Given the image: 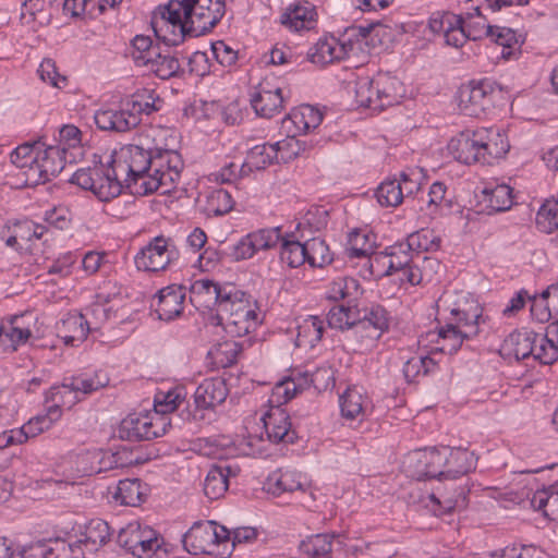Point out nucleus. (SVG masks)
<instances>
[{"label":"nucleus","instance_id":"a211bd4d","mask_svg":"<svg viewBox=\"0 0 558 558\" xmlns=\"http://www.w3.org/2000/svg\"><path fill=\"white\" fill-rule=\"evenodd\" d=\"M228 396L226 383L220 377L204 379L195 390L194 401L198 409H214Z\"/></svg>","mask_w":558,"mask_h":558},{"label":"nucleus","instance_id":"052dcab7","mask_svg":"<svg viewBox=\"0 0 558 558\" xmlns=\"http://www.w3.org/2000/svg\"><path fill=\"white\" fill-rule=\"evenodd\" d=\"M359 288L360 283L355 278L339 277L330 283L328 296L335 301L351 298L356 294Z\"/></svg>","mask_w":558,"mask_h":558},{"label":"nucleus","instance_id":"393cba45","mask_svg":"<svg viewBox=\"0 0 558 558\" xmlns=\"http://www.w3.org/2000/svg\"><path fill=\"white\" fill-rule=\"evenodd\" d=\"M453 327L460 329L464 337L474 338L480 332V324L484 322L481 306L472 302L468 307H456L451 310Z\"/></svg>","mask_w":558,"mask_h":558},{"label":"nucleus","instance_id":"423d86ee","mask_svg":"<svg viewBox=\"0 0 558 558\" xmlns=\"http://www.w3.org/2000/svg\"><path fill=\"white\" fill-rule=\"evenodd\" d=\"M170 420L156 411L153 414H130L119 425L121 439L137 441L150 440L166 434Z\"/></svg>","mask_w":558,"mask_h":558},{"label":"nucleus","instance_id":"49530a36","mask_svg":"<svg viewBox=\"0 0 558 558\" xmlns=\"http://www.w3.org/2000/svg\"><path fill=\"white\" fill-rule=\"evenodd\" d=\"M375 195L378 203L387 207H397L404 199V194L401 192L400 182L397 178L381 182Z\"/></svg>","mask_w":558,"mask_h":558},{"label":"nucleus","instance_id":"c85d7f7f","mask_svg":"<svg viewBox=\"0 0 558 558\" xmlns=\"http://www.w3.org/2000/svg\"><path fill=\"white\" fill-rule=\"evenodd\" d=\"M148 494V487L138 478H125L119 481L113 498L123 506H140Z\"/></svg>","mask_w":558,"mask_h":558},{"label":"nucleus","instance_id":"774afa93","mask_svg":"<svg viewBox=\"0 0 558 558\" xmlns=\"http://www.w3.org/2000/svg\"><path fill=\"white\" fill-rule=\"evenodd\" d=\"M50 558H84V553L81 544L68 543L64 539H51Z\"/></svg>","mask_w":558,"mask_h":558},{"label":"nucleus","instance_id":"2f4dec72","mask_svg":"<svg viewBox=\"0 0 558 558\" xmlns=\"http://www.w3.org/2000/svg\"><path fill=\"white\" fill-rule=\"evenodd\" d=\"M23 318V315H14L2 319V347L10 348L15 351L19 345L24 344L29 339L32 331L24 325Z\"/></svg>","mask_w":558,"mask_h":558},{"label":"nucleus","instance_id":"2eb2a0df","mask_svg":"<svg viewBox=\"0 0 558 558\" xmlns=\"http://www.w3.org/2000/svg\"><path fill=\"white\" fill-rule=\"evenodd\" d=\"M534 342H537V333L532 330H518L511 332L502 342L499 353L505 359L515 361L532 357Z\"/></svg>","mask_w":558,"mask_h":558},{"label":"nucleus","instance_id":"1a4fd4ad","mask_svg":"<svg viewBox=\"0 0 558 558\" xmlns=\"http://www.w3.org/2000/svg\"><path fill=\"white\" fill-rule=\"evenodd\" d=\"M180 256L179 250L170 238L155 236L135 256L138 270L157 272L165 270Z\"/></svg>","mask_w":558,"mask_h":558},{"label":"nucleus","instance_id":"5fc2aeb1","mask_svg":"<svg viewBox=\"0 0 558 558\" xmlns=\"http://www.w3.org/2000/svg\"><path fill=\"white\" fill-rule=\"evenodd\" d=\"M183 388H174L167 392H159L154 400L155 411L161 415L173 412L184 401Z\"/></svg>","mask_w":558,"mask_h":558},{"label":"nucleus","instance_id":"0eeeda50","mask_svg":"<svg viewBox=\"0 0 558 558\" xmlns=\"http://www.w3.org/2000/svg\"><path fill=\"white\" fill-rule=\"evenodd\" d=\"M70 182L83 190L92 191L102 202L121 194V185L112 180L108 165L105 167L95 162L94 167L81 168L73 173Z\"/></svg>","mask_w":558,"mask_h":558},{"label":"nucleus","instance_id":"09e8293b","mask_svg":"<svg viewBox=\"0 0 558 558\" xmlns=\"http://www.w3.org/2000/svg\"><path fill=\"white\" fill-rule=\"evenodd\" d=\"M359 319V308L344 305L332 306L327 315L329 327L350 329Z\"/></svg>","mask_w":558,"mask_h":558},{"label":"nucleus","instance_id":"9b49d317","mask_svg":"<svg viewBox=\"0 0 558 558\" xmlns=\"http://www.w3.org/2000/svg\"><path fill=\"white\" fill-rule=\"evenodd\" d=\"M495 83L489 80L471 81L462 85L458 92V105L461 112L469 117L478 118L490 108Z\"/></svg>","mask_w":558,"mask_h":558},{"label":"nucleus","instance_id":"7c9ffc66","mask_svg":"<svg viewBox=\"0 0 558 558\" xmlns=\"http://www.w3.org/2000/svg\"><path fill=\"white\" fill-rule=\"evenodd\" d=\"M316 17L315 7L310 2L296 3L281 15V23L294 31L312 28Z\"/></svg>","mask_w":558,"mask_h":558},{"label":"nucleus","instance_id":"ea45409f","mask_svg":"<svg viewBox=\"0 0 558 558\" xmlns=\"http://www.w3.org/2000/svg\"><path fill=\"white\" fill-rule=\"evenodd\" d=\"M277 160V153L274 144L256 145L247 154L246 161L242 163V170L247 172L262 170Z\"/></svg>","mask_w":558,"mask_h":558},{"label":"nucleus","instance_id":"7ed1b4c3","mask_svg":"<svg viewBox=\"0 0 558 558\" xmlns=\"http://www.w3.org/2000/svg\"><path fill=\"white\" fill-rule=\"evenodd\" d=\"M509 149L510 144L506 134L496 128L465 130L448 143L450 155L465 165H492L505 157Z\"/></svg>","mask_w":558,"mask_h":558},{"label":"nucleus","instance_id":"bb28decb","mask_svg":"<svg viewBox=\"0 0 558 558\" xmlns=\"http://www.w3.org/2000/svg\"><path fill=\"white\" fill-rule=\"evenodd\" d=\"M250 101L257 116L262 118H271L282 108V90L279 87L275 90H270L260 85L259 89L251 96Z\"/></svg>","mask_w":558,"mask_h":558},{"label":"nucleus","instance_id":"f257e3e1","mask_svg":"<svg viewBox=\"0 0 558 558\" xmlns=\"http://www.w3.org/2000/svg\"><path fill=\"white\" fill-rule=\"evenodd\" d=\"M108 160L109 173L132 194H161L175 189L183 169L180 154L173 149L157 148L154 151L138 145H124L114 150Z\"/></svg>","mask_w":558,"mask_h":558},{"label":"nucleus","instance_id":"412c9836","mask_svg":"<svg viewBox=\"0 0 558 558\" xmlns=\"http://www.w3.org/2000/svg\"><path fill=\"white\" fill-rule=\"evenodd\" d=\"M323 121V113L311 105H304L282 120L284 132H298V135L316 129Z\"/></svg>","mask_w":558,"mask_h":558},{"label":"nucleus","instance_id":"0e129e2a","mask_svg":"<svg viewBox=\"0 0 558 558\" xmlns=\"http://www.w3.org/2000/svg\"><path fill=\"white\" fill-rule=\"evenodd\" d=\"M255 250H269L276 246L281 240V228L260 229L255 232L248 233Z\"/></svg>","mask_w":558,"mask_h":558},{"label":"nucleus","instance_id":"a19ab883","mask_svg":"<svg viewBox=\"0 0 558 558\" xmlns=\"http://www.w3.org/2000/svg\"><path fill=\"white\" fill-rule=\"evenodd\" d=\"M149 72L155 73L161 80H168L180 72L179 60L171 54H162L159 50L144 65Z\"/></svg>","mask_w":558,"mask_h":558},{"label":"nucleus","instance_id":"ddd939ff","mask_svg":"<svg viewBox=\"0 0 558 558\" xmlns=\"http://www.w3.org/2000/svg\"><path fill=\"white\" fill-rule=\"evenodd\" d=\"M94 120L100 130L118 133L128 132L141 122V119L131 114L125 102L121 109L101 108L97 110Z\"/></svg>","mask_w":558,"mask_h":558},{"label":"nucleus","instance_id":"473e14b6","mask_svg":"<svg viewBox=\"0 0 558 558\" xmlns=\"http://www.w3.org/2000/svg\"><path fill=\"white\" fill-rule=\"evenodd\" d=\"M340 409L344 418L362 421L367 404V398L363 395L362 389L357 387H349L340 396Z\"/></svg>","mask_w":558,"mask_h":558},{"label":"nucleus","instance_id":"9d476101","mask_svg":"<svg viewBox=\"0 0 558 558\" xmlns=\"http://www.w3.org/2000/svg\"><path fill=\"white\" fill-rule=\"evenodd\" d=\"M448 448H425L410 452L404 461V466L410 475L424 481L429 478H445L444 463Z\"/></svg>","mask_w":558,"mask_h":558},{"label":"nucleus","instance_id":"f704fd0d","mask_svg":"<svg viewBox=\"0 0 558 558\" xmlns=\"http://www.w3.org/2000/svg\"><path fill=\"white\" fill-rule=\"evenodd\" d=\"M234 201L229 190L217 189L210 191L202 206L203 213L208 216H222L232 210Z\"/></svg>","mask_w":558,"mask_h":558},{"label":"nucleus","instance_id":"338daca9","mask_svg":"<svg viewBox=\"0 0 558 558\" xmlns=\"http://www.w3.org/2000/svg\"><path fill=\"white\" fill-rule=\"evenodd\" d=\"M56 421L57 418H52V415L47 411L45 414L32 417L20 428L23 429V436L27 441L29 438L36 437L40 433L49 429Z\"/></svg>","mask_w":558,"mask_h":558},{"label":"nucleus","instance_id":"6ab92c4d","mask_svg":"<svg viewBox=\"0 0 558 558\" xmlns=\"http://www.w3.org/2000/svg\"><path fill=\"white\" fill-rule=\"evenodd\" d=\"M58 336L66 345L82 343L92 330L90 323L82 313L68 314L57 326Z\"/></svg>","mask_w":558,"mask_h":558},{"label":"nucleus","instance_id":"6e6552de","mask_svg":"<svg viewBox=\"0 0 558 558\" xmlns=\"http://www.w3.org/2000/svg\"><path fill=\"white\" fill-rule=\"evenodd\" d=\"M229 537L230 531L215 521L195 522L183 535L182 543L192 555L213 554L214 547Z\"/></svg>","mask_w":558,"mask_h":558},{"label":"nucleus","instance_id":"b1692460","mask_svg":"<svg viewBox=\"0 0 558 558\" xmlns=\"http://www.w3.org/2000/svg\"><path fill=\"white\" fill-rule=\"evenodd\" d=\"M308 59L312 63L326 65L339 61L348 56V49L335 37L319 39L308 51Z\"/></svg>","mask_w":558,"mask_h":558},{"label":"nucleus","instance_id":"37998d69","mask_svg":"<svg viewBox=\"0 0 558 558\" xmlns=\"http://www.w3.org/2000/svg\"><path fill=\"white\" fill-rule=\"evenodd\" d=\"M468 339L471 338L464 337L460 329L453 327V322H448L445 326L438 329L437 343L440 345L437 350L444 353L453 354L461 348L463 341Z\"/></svg>","mask_w":558,"mask_h":558},{"label":"nucleus","instance_id":"c03bdc74","mask_svg":"<svg viewBox=\"0 0 558 558\" xmlns=\"http://www.w3.org/2000/svg\"><path fill=\"white\" fill-rule=\"evenodd\" d=\"M72 389H74L76 396L82 399L100 388L108 385L109 378L105 374L95 373L94 375H78L70 378Z\"/></svg>","mask_w":558,"mask_h":558},{"label":"nucleus","instance_id":"72a5a7b5","mask_svg":"<svg viewBox=\"0 0 558 558\" xmlns=\"http://www.w3.org/2000/svg\"><path fill=\"white\" fill-rule=\"evenodd\" d=\"M429 498L432 502L439 506L438 512L437 510H435V512L440 515L454 510L464 509L468 505V490L462 486L451 487L450 490H446L439 496L432 494Z\"/></svg>","mask_w":558,"mask_h":558},{"label":"nucleus","instance_id":"f03ea898","mask_svg":"<svg viewBox=\"0 0 558 558\" xmlns=\"http://www.w3.org/2000/svg\"><path fill=\"white\" fill-rule=\"evenodd\" d=\"M226 13L225 0H171L153 21L156 36L177 46L186 35L210 32Z\"/></svg>","mask_w":558,"mask_h":558},{"label":"nucleus","instance_id":"864d4df0","mask_svg":"<svg viewBox=\"0 0 558 558\" xmlns=\"http://www.w3.org/2000/svg\"><path fill=\"white\" fill-rule=\"evenodd\" d=\"M132 59L137 66L144 68L149 59L159 50L158 47L153 46V40L149 36L136 35L132 40Z\"/></svg>","mask_w":558,"mask_h":558},{"label":"nucleus","instance_id":"680f3d73","mask_svg":"<svg viewBox=\"0 0 558 558\" xmlns=\"http://www.w3.org/2000/svg\"><path fill=\"white\" fill-rule=\"evenodd\" d=\"M51 539L37 541L19 547L17 550L11 547L10 558H50Z\"/></svg>","mask_w":558,"mask_h":558},{"label":"nucleus","instance_id":"4c0bfd02","mask_svg":"<svg viewBox=\"0 0 558 558\" xmlns=\"http://www.w3.org/2000/svg\"><path fill=\"white\" fill-rule=\"evenodd\" d=\"M110 527L106 521L93 519L85 527L84 538L80 539L78 543L89 550H97L110 539Z\"/></svg>","mask_w":558,"mask_h":558},{"label":"nucleus","instance_id":"aec40b11","mask_svg":"<svg viewBox=\"0 0 558 558\" xmlns=\"http://www.w3.org/2000/svg\"><path fill=\"white\" fill-rule=\"evenodd\" d=\"M365 327L372 328L367 340L379 339L389 327V314L380 304H373L369 307L359 310L357 331L364 332Z\"/></svg>","mask_w":558,"mask_h":558},{"label":"nucleus","instance_id":"8fccbe9b","mask_svg":"<svg viewBox=\"0 0 558 558\" xmlns=\"http://www.w3.org/2000/svg\"><path fill=\"white\" fill-rule=\"evenodd\" d=\"M536 225L542 232L558 230V199H547L536 215Z\"/></svg>","mask_w":558,"mask_h":558},{"label":"nucleus","instance_id":"603ef678","mask_svg":"<svg viewBox=\"0 0 558 558\" xmlns=\"http://www.w3.org/2000/svg\"><path fill=\"white\" fill-rule=\"evenodd\" d=\"M481 38V34L466 29L465 20L458 15L457 25H451L450 29L446 31L444 39L446 45L460 48L468 39L476 40Z\"/></svg>","mask_w":558,"mask_h":558},{"label":"nucleus","instance_id":"58836bf2","mask_svg":"<svg viewBox=\"0 0 558 558\" xmlns=\"http://www.w3.org/2000/svg\"><path fill=\"white\" fill-rule=\"evenodd\" d=\"M40 167L44 178L50 181L58 175L65 166V148L60 146H48L43 154L39 153Z\"/></svg>","mask_w":558,"mask_h":558},{"label":"nucleus","instance_id":"79ce46f5","mask_svg":"<svg viewBox=\"0 0 558 558\" xmlns=\"http://www.w3.org/2000/svg\"><path fill=\"white\" fill-rule=\"evenodd\" d=\"M280 259L291 268H296L306 263V241L289 240L281 235Z\"/></svg>","mask_w":558,"mask_h":558},{"label":"nucleus","instance_id":"e433bc0d","mask_svg":"<svg viewBox=\"0 0 558 558\" xmlns=\"http://www.w3.org/2000/svg\"><path fill=\"white\" fill-rule=\"evenodd\" d=\"M483 194L486 207L490 213L506 211L510 209L513 204L512 189L507 184L485 187Z\"/></svg>","mask_w":558,"mask_h":558},{"label":"nucleus","instance_id":"20e7f679","mask_svg":"<svg viewBox=\"0 0 558 558\" xmlns=\"http://www.w3.org/2000/svg\"><path fill=\"white\" fill-rule=\"evenodd\" d=\"M117 543L137 558H160V553H167L163 538L150 526L138 522H131L122 527Z\"/></svg>","mask_w":558,"mask_h":558},{"label":"nucleus","instance_id":"a18cd8bd","mask_svg":"<svg viewBox=\"0 0 558 558\" xmlns=\"http://www.w3.org/2000/svg\"><path fill=\"white\" fill-rule=\"evenodd\" d=\"M306 263L311 267H324L332 262V254L326 242L319 238L306 241Z\"/></svg>","mask_w":558,"mask_h":558},{"label":"nucleus","instance_id":"4468645a","mask_svg":"<svg viewBox=\"0 0 558 558\" xmlns=\"http://www.w3.org/2000/svg\"><path fill=\"white\" fill-rule=\"evenodd\" d=\"M306 488V476L295 470H276L268 475L264 484V489L274 496L295 490L305 492Z\"/></svg>","mask_w":558,"mask_h":558},{"label":"nucleus","instance_id":"dca6fc26","mask_svg":"<svg viewBox=\"0 0 558 558\" xmlns=\"http://www.w3.org/2000/svg\"><path fill=\"white\" fill-rule=\"evenodd\" d=\"M223 286L209 279L195 280L190 287V301L197 310L220 308Z\"/></svg>","mask_w":558,"mask_h":558},{"label":"nucleus","instance_id":"69168bd1","mask_svg":"<svg viewBox=\"0 0 558 558\" xmlns=\"http://www.w3.org/2000/svg\"><path fill=\"white\" fill-rule=\"evenodd\" d=\"M37 72L43 82L53 87L63 88L66 85V77L58 72L56 62L52 59H44Z\"/></svg>","mask_w":558,"mask_h":558},{"label":"nucleus","instance_id":"bf43d9fd","mask_svg":"<svg viewBox=\"0 0 558 558\" xmlns=\"http://www.w3.org/2000/svg\"><path fill=\"white\" fill-rule=\"evenodd\" d=\"M125 106L129 108L131 114L135 118L141 119V114H150L157 111L158 108L155 106V99L149 90H143L136 93L131 99L125 101Z\"/></svg>","mask_w":558,"mask_h":558},{"label":"nucleus","instance_id":"a878e982","mask_svg":"<svg viewBox=\"0 0 558 558\" xmlns=\"http://www.w3.org/2000/svg\"><path fill=\"white\" fill-rule=\"evenodd\" d=\"M236 472L226 463L214 464L207 472L204 481V493L211 499H219L229 487V477L235 476Z\"/></svg>","mask_w":558,"mask_h":558},{"label":"nucleus","instance_id":"c9c22d12","mask_svg":"<svg viewBox=\"0 0 558 558\" xmlns=\"http://www.w3.org/2000/svg\"><path fill=\"white\" fill-rule=\"evenodd\" d=\"M286 133L284 140L274 143L278 161L289 162L312 147V144L298 138V132L291 130Z\"/></svg>","mask_w":558,"mask_h":558},{"label":"nucleus","instance_id":"4be33fe9","mask_svg":"<svg viewBox=\"0 0 558 558\" xmlns=\"http://www.w3.org/2000/svg\"><path fill=\"white\" fill-rule=\"evenodd\" d=\"M81 400L82 397L76 396L72 389L70 379H64L61 385L51 387L45 395L46 403H51L47 407V411L57 421L61 417L62 408L71 409Z\"/></svg>","mask_w":558,"mask_h":558},{"label":"nucleus","instance_id":"39448f33","mask_svg":"<svg viewBox=\"0 0 558 558\" xmlns=\"http://www.w3.org/2000/svg\"><path fill=\"white\" fill-rule=\"evenodd\" d=\"M355 92L361 101H369V92H375V111L399 104L405 89L396 76L378 73L373 78H362L355 84Z\"/></svg>","mask_w":558,"mask_h":558},{"label":"nucleus","instance_id":"f8f14e48","mask_svg":"<svg viewBox=\"0 0 558 558\" xmlns=\"http://www.w3.org/2000/svg\"><path fill=\"white\" fill-rule=\"evenodd\" d=\"M262 421L268 439L274 444H294L298 434L292 427L290 416L280 407H271L263 416Z\"/></svg>","mask_w":558,"mask_h":558},{"label":"nucleus","instance_id":"6e6d98bb","mask_svg":"<svg viewBox=\"0 0 558 558\" xmlns=\"http://www.w3.org/2000/svg\"><path fill=\"white\" fill-rule=\"evenodd\" d=\"M532 357L543 364H550L558 359V344L554 338L537 333V342H534Z\"/></svg>","mask_w":558,"mask_h":558},{"label":"nucleus","instance_id":"c756f323","mask_svg":"<svg viewBox=\"0 0 558 558\" xmlns=\"http://www.w3.org/2000/svg\"><path fill=\"white\" fill-rule=\"evenodd\" d=\"M475 468V459L473 452L466 449H451L446 453V461L444 463L445 478H458L468 474Z\"/></svg>","mask_w":558,"mask_h":558},{"label":"nucleus","instance_id":"3c124183","mask_svg":"<svg viewBox=\"0 0 558 558\" xmlns=\"http://www.w3.org/2000/svg\"><path fill=\"white\" fill-rule=\"evenodd\" d=\"M223 299L221 303L227 302L232 308L231 313H253L255 312L250 302V295L236 289L233 284H225L222 290Z\"/></svg>","mask_w":558,"mask_h":558},{"label":"nucleus","instance_id":"de8ad7c7","mask_svg":"<svg viewBox=\"0 0 558 558\" xmlns=\"http://www.w3.org/2000/svg\"><path fill=\"white\" fill-rule=\"evenodd\" d=\"M324 323L316 316H311L298 328L299 345L314 347L323 338Z\"/></svg>","mask_w":558,"mask_h":558},{"label":"nucleus","instance_id":"4d7b16f0","mask_svg":"<svg viewBox=\"0 0 558 558\" xmlns=\"http://www.w3.org/2000/svg\"><path fill=\"white\" fill-rule=\"evenodd\" d=\"M440 239L435 236L428 229H422L409 235L407 247L411 251L427 252L435 251L439 247Z\"/></svg>","mask_w":558,"mask_h":558},{"label":"nucleus","instance_id":"5701e85b","mask_svg":"<svg viewBox=\"0 0 558 558\" xmlns=\"http://www.w3.org/2000/svg\"><path fill=\"white\" fill-rule=\"evenodd\" d=\"M232 308L227 302L220 304L217 310L218 324L222 325L225 329L238 337L245 335L254 326L257 315L253 313H231Z\"/></svg>","mask_w":558,"mask_h":558},{"label":"nucleus","instance_id":"13d9d810","mask_svg":"<svg viewBox=\"0 0 558 558\" xmlns=\"http://www.w3.org/2000/svg\"><path fill=\"white\" fill-rule=\"evenodd\" d=\"M531 301V315L539 323H547L556 318V314L551 301L544 290L541 294L530 296Z\"/></svg>","mask_w":558,"mask_h":558},{"label":"nucleus","instance_id":"cd10ccee","mask_svg":"<svg viewBox=\"0 0 558 558\" xmlns=\"http://www.w3.org/2000/svg\"><path fill=\"white\" fill-rule=\"evenodd\" d=\"M78 471L84 475L98 474L117 469V460L113 451L94 450L77 457Z\"/></svg>","mask_w":558,"mask_h":558},{"label":"nucleus","instance_id":"e2e57ef3","mask_svg":"<svg viewBox=\"0 0 558 558\" xmlns=\"http://www.w3.org/2000/svg\"><path fill=\"white\" fill-rule=\"evenodd\" d=\"M302 550L312 557H323L332 549V536L328 534H317L311 536L302 543Z\"/></svg>","mask_w":558,"mask_h":558},{"label":"nucleus","instance_id":"f3484780","mask_svg":"<svg viewBox=\"0 0 558 558\" xmlns=\"http://www.w3.org/2000/svg\"><path fill=\"white\" fill-rule=\"evenodd\" d=\"M185 300L183 287L168 286L158 292L155 312L161 320H172L181 315Z\"/></svg>","mask_w":558,"mask_h":558}]
</instances>
